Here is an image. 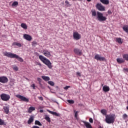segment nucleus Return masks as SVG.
I'll list each match as a JSON object with an SVG mask.
<instances>
[{
  "instance_id": "nucleus-8",
  "label": "nucleus",
  "mask_w": 128,
  "mask_h": 128,
  "mask_svg": "<svg viewBox=\"0 0 128 128\" xmlns=\"http://www.w3.org/2000/svg\"><path fill=\"white\" fill-rule=\"evenodd\" d=\"M73 38L74 40H80V38H82V36L78 32H76L73 33Z\"/></svg>"
},
{
  "instance_id": "nucleus-4",
  "label": "nucleus",
  "mask_w": 128,
  "mask_h": 128,
  "mask_svg": "<svg viewBox=\"0 0 128 128\" xmlns=\"http://www.w3.org/2000/svg\"><path fill=\"white\" fill-rule=\"evenodd\" d=\"M116 119V118L114 117V114H108L106 116V122L107 124H114V120Z\"/></svg>"
},
{
  "instance_id": "nucleus-38",
  "label": "nucleus",
  "mask_w": 128,
  "mask_h": 128,
  "mask_svg": "<svg viewBox=\"0 0 128 128\" xmlns=\"http://www.w3.org/2000/svg\"><path fill=\"white\" fill-rule=\"evenodd\" d=\"M39 84H40V87L41 88H42V90H44V86L42 84V83H39Z\"/></svg>"
},
{
  "instance_id": "nucleus-12",
  "label": "nucleus",
  "mask_w": 128,
  "mask_h": 128,
  "mask_svg": "<svg viewBox=\"0 0 128 128\" xmlns=\"http://www.w3.org/2000/svg\"><path fill=\"white\" fill-rule=\"evenodd\" d=\"M43 54L45 56H46L47 58H50V56H52V54H50V52L46 50H44L42 52Z\"/></svg>"
},
{
  "instance_id": "nucleus-37",
  "label": "nucleus",
  "mask_w": 128,
  "mask_h": 128,
  "mask_svg": "<svg viewBox=\"0 0 128 128\" xmlns=\"http://www.w3.org/2000/svg\"><path fill=\"white\" fill-rule=\"evenodd\" d=\"M67 101L69 104H74V101L73 100H68Z\"/></svg>"
},
{
  "instance_id": "nucleus-3",
  "label": "nucleus",
  "mask_w": 128,
  "mask_h": 128,
  "mask_svg": "<svg viewBox=\"0 0 128 128\" xmlns=\"http://www.w3.org/2000/svg\"><path fill=\"white\" fill-rule=\"evenodd\" d=\"M39 58L43 62V64H46L49 68H52V62H50V61L48 59L42 55L39 56Z\"/></svg>"
},
{
  "instance_id": "nucleus-23",
  "label": "nucleus",
  "mask_w": 128,
  "mask_h": 128,
  "mask_svg": "<svg viewBox=\"0 0 128 128\" xmlns=\"http://www.w3.org/2000/svg\"><path fill=\"white\" fill-rule=\"evenodd\" d=\"M123 30L125 32H127L128 34V25H125L122 27Z\"/></svg>"
},
{
  "instance_id": "nucleus-10",
  "label": "nucleus",
  "mask_w": 128,
  "mask_h": 128,
  "mask_svg": "<svg viewBox=\"0 0 128 128\" xmlns=\"http://www.w3.org/2000/svg\"><path fill=\"white\" fill-rule=\"evenodd\" d=\"M8 82V79L6 76L0 77V82L2 84H6Z\"/></svg>"
},
{
  "instance_id": "nucleus-53",
  "label": "nucleus",
  "mask_w": 128,
  "mask_h": 128,
  "mask_svg": "<svg viewBox=\"0 0 128 128\" xmlns=\"http://www.w3.org/2000/svg\"><path fill=\"white\" fill-rule=\"evenodd\" d=\"M38 64V66H42V64H40V63H39Z\"/></svg>"
},
{
  "instance_id": "nucleus-48",
  "label": "nucleus",
  "mask_w": 128,
  "mask_h": 128,
  "mask_svg": "<svg viewBox=\"0 0 128 128\" xmlns=\"http://www.w3.org/2000/svg\"><path fill=\"white\" fill-rule=\"evenodd\" d=\"M52 102H56V104H59L58 103V102H56V100H52Z\"/></svg>"
},
{
  "instance_id": "nucleus-41",
  "label": "nucleus",
  "mask_w": 128,
  "mask_h": 128,
  "mask_svg": "<svg viewBox=\"0 0 128 128\" xmlns=\"http://www.w3.org/2000/svg\"><path fill=\"white\" fill-rule=\"evenodd\" d=\"M37 80H38V82H39V84L42 83V78H38Z\"/></svg>"
},
{
  "instance_id": "nucleus-39",
  "label": "nucleus",
  "mask_w": 128,
  "mask_h": 128,
  "mask_svg": "<svg viewBox=\"0 0 128 128\" xmlns=\"http://www.w3.org/2000/svg\"><path fill=\"white\" fill-rule=\"evenodd\" d=\"M78 112H76L74 114V116L76 118H78Z\"/></svg>"
},
{
  "instance_id": "nucleus-21",
  "label": "nucleus",
  "mask_w": 128,
  "mask_h": 128,
  "mask_svg": "<svg viewBox=\"0 0 128 128\" xmlns=\"http://www.w3.org/2000/svg\"><path fill=\"white\" fill-rule=\"evenodd\" d=\"M42 80H45V82H48V80H50V77L48 76H42Z\"/></svg>"
},
{
  "instance_id": "nucleus-20",
  "label": "nucleus",
  "mask_w": 128,
  "mask_h": 128,
  "mask_svg": "<svg viewBox=\"0 0 128 128\" xmlns=\"http://www.w3.org/2000/svg\"><path fill=\"white\" fill-rule=\"evenodd\" d=\"M100 2L104 4H110V0H100Z\"/></svg>"
},
{
  "instance_id": "nucleus-5",
  "label": "nucleus",
  "mask_w": 128,
  "mask_h": 128,
  "mask_svg": "<svg viewBox=\"0 0 128 128\" xmlns=\"http://www.w3.org/2000/svg\"><path fill=\"white\" fill-rule=\"evenodd\" d=\"M0 98L2 100H4V102H8V100H10V96L8 94H0Z\"/></svg>"
},
{
  "instance_id": "nucleus-40",
  "label": "nucleus",
  "mask_w": 128,
  "mask_h": 128,
  "mask_svg": "<svg viewBox=\"0 0 128 128\" xmlns=\"http://www.w3.org/2000/svg\"><path fill=\"white\" fill-rule=\"evenodd\" d=\"M30 86L31 88H33V90H36V85L34 84H32Z\"/></svg>"
},
{
  "instance_id": "nucleus-43",
  "label": "nucleus",
  "mask_w": 128,
  "mask_h": 128,
  "mask_svg": "<svg viewBox=\"0 0 128 128\" xmlns=\"http://www.w3.org/2000/svg\"><path fill=\"white\" fill-rule=\"evenodd\" d=\"M76 76H81L80 72H76Z\"/></svg>"
},
{
  "instance_id": "nucleus-24",
  "label": "nucleus",
  "mask_w": 128,
  "mask_h": 128,
  "mask_svg": "<svg viewBox=\"0 0 128 128\" xmlns=\"http://www.w3.org/2000/svg\"><path fill=\"white\" fill-rule=\"evenodd\" d=\"M65 6L66 8H70V6H72V4H70V2H68V0H66L65 1Z\"/></svg>"
},
{
  "instance_id": "nucleus-27",
  "label": "nucleus",
  "mask_w": 128,
  "mask_h": 128,
  "mask_svg": "<svg viewBox=\"0 0 128 128\" xmlns=\"http://www.w3.org/2000/svg\"><path fill=\"white\" fill-rule=\"evenodd\" d=\"M116 42H118V44H122V40L120 38H116Z\"/></svg>"
},
{
  "instance_id": "nucleus-15",
  "label": "nucleus",
  "mask_w": 128,
  "mask_h": 128,
  "mask_svg": "<svg viewBox=\"0 0 128 128\" xmlns=\"http://www.w3.org/2000/svg\"><path fill=\"white\" fill-rule=\"evenodd\" d=\"M102 90L105 92H110V87L108 86H104Z\"/></svg>"
},
{
  "instance_id": "nucleus-18",
  "label": "nucleus",
  "mask_w": 128,
  "mask_h": 128,
  "mask_svg": "<svg viewBox=\"0 0 128 128\" xmlns=\"http://www.w3.org/2000/svg\"><path fill=\"white\" fill-rule=\"evenodd\" d=\"M4 112L8 114V112H10V107L8 106H5L4 107Z\"/></svg>"
},
{
  "instance_id": "nucleus-9",
  "label": "nucleus",
  "mask_w": 128,
  "mask_h": 128,
  "mask_svg": "<svg viewBox=\"0 0 128 128\" xmlns=\"http://www.w3.org/2000/svg\"><path fill=\"white\" fill-rule=\"evenodd\" d=\"M16 98H20V100H22L23 102H28V99L22 95L17 94L16 95Z\"/></svg>"
},
{
  "instance_id": "nucleus-11",
  "label": "nucleus",
  "mask_w": 128,
  "mask_h": 128,
  "mask_svg": "<svg viewBox=\"0 0 128 128\" xmlns=\"http://www.w3.org/2000/svg\"><path fill=\"white\" fill-rule=\"evenodd\" d=\"M23 38H24V40H28V42H30V40H32V36L27 34H24Z\"/></svg>"
},
{
  "instance_id": "nucleus-1",
  "label": "nucleus",
  "mask_w": 128,
  "mask_h": 128,
  "mask_svg": "<svg viewBox=\"0 0 128 128\" xmlns=\"http://www.w3.org/2000/svg\"><path fill=\"white\" fill-rule=\"evenodd\" d=\"M92 16L96 17L99 22H104L106 20V17L104 16V14L100 12H96L95 10H92Z\"/></svg>"
},
{
  "instance_id": "nucleus-47",
  "label": "nucleus",
  "mask_w": 128,
  "mask_h": 128,
  "mask_svg": "<svg viewBox=\"0 0 128 128\" xmlns=\"http://www.w3.org/2000/svg\"><path fill=\"white\" fill-rule=\"evenodd\" d=\"M32 128H40L38 126H32Z\"/></svg>"
},
{
  "instance_id": "nucleus-2",
  "label": "nucleus",
  "mask_w": 128,
  "mask_h": 128,
  "mask_svg": "<svg viewBox=\"0 0 128 128\" xmlns=\"http://www.w3.org/2000/svg\"><path fill=\"white\" fill-rule=\"evenodd\" d=\"M4 56H8V58H16L19 62H24V59L16 54H12L10 52H3Z\"/></svg>"
},
{
  "instance_id": "nucleus-31",
  "label": "nucleus",
  "mask_w": 128,
  "mask_h": 128,
  "mask_svg": "<svg viewBox=\"0 0 128 128\" xmlns=\"http://www.w3.org/2000/svg\"><path fill=\"white\" fill-rule=\"evenodd\" d=\"M14 46H18L19 48H20V46H22V44H20V43L19 42H14Z\"/></svg>"
},
{
  "instance_id": "nucleus-34",
  "label": "nucleus",
  "mask_w": 128,
  "mask_h": 128,
  "mask_svg": "<svg viewBox=\"0 0 128 128\" xmlns=\"http://www.w3.org/2000/svg\"><path fill=\"white\" fill-rule=\"evenodd\" d=\"M12 68L14 70H16V72H18V68L16 65L13 66Z\"/></svg>"
},
{
  "instance_id": "nucleus-14",
  "label": "nucleus",
  "mask_w": 128,
  "mask_h": 128,
  "mask_svg": "<svg viewBox=\"0 0 128 128\" xmlns=\"http://www.w3.org/2000/svg\"><path fill=\"white\" fill-rule=\"evenodd\" d=\"M83 122L86 128H92V125L90 124V122H86V121H83Z\"/></svg>"
},
{
  "instance_id": "nucleus-44",
  "label": "nucleus",
  "mask_w": 128,
  "mask_h": 128,
  "mask_svg": "<svg viewBox=\"0 0 128 128\" xmlns=\"http://www.w3.org/2000/svg\"><path fill=\"white\" fill-rule=\"evenodd\" d=\"M38 98L40 100H44V98H42V96L38 97Z\"/></svg>"
},
{
  "instance_id": "nucleus-28",
  "label": "nucleus",
  "mask_w": 128,
  "mask_h": 128,
  "mask_svg": "<svg viewBox=\"0 0 128 128\" xmlns=\"http://www.w3.org/2000/svg\"><path fill=\"white\" fill-rule=\"evenodd\" d=\"M45 120H47L48 122H50V118L48 115H45Z\"/></svg>"
},
{
  "instance_id": "nucleus-16",
  "label": "nucleus",
  "mask_w": 128,
  "mask_h": 128,
  "mask_svg": "<svg viewBox=\"0 0 128 128\" xmlns=\"http://www.w3.org/2000/svg\"><path fill=\"white\" fill-rule=\"evenodd\" d=\"M34 110H36V108L30 106L28 108V114H32Z\"/></svg>"
},
{
  "instance_id": "nucleus-51",
  "label": "nucleus",
  "mask_w": 128,
  "mask_h": 128,
  "mask_svg": "<svg viewBox=\"0 0 128 128\" xmlns=\"http://www.w3.org/2000/svg\"><path fill=\"white\" fill-rule=\"evenodd\" d=\"M87 2H92V0H86Z\"/></svg>"
},
{
  "instance_id": "nucleus-7",
  "label": "nucleus",
  "mask_w": 128,
  "mask_h": 128,
  "mask_svg": "<svg viewBox=\"0 0 128 128\" xmlns=\"http://www.w3.org/2000/svg\"><path fill=\"white\" fill-rule=\"evenodd\" d=\"M94 58L96 60H100V62H104L106 60V58L104 57H102V56L98 54L95 55Z\"/></svg>"
},
{
  "instance_id": "nucleus-6",
  "label": "nucleus",
  "mask_w": 128,
  "mask_h": 128,
  "mask_svg": "<svg viewBox=\"0 0 128 128\" xmlns=\"http://www.w3.org/2000/svg\"><path fill=\"white\" fill-rule=\"evenodd\" d=\"M96 6L98 10H100V12H104L106 10V8L100 3H98Z\"/></svg>"
},
{
  "instance_id": "nucleus-19",
  "label": "nucleus",
  "mask_w": 128,
  "mask_h": 128,
  "mask_svg": "<svg viewBox=\"0 0 128 128\" xmlns=\"http://www.w3.org/2000/svg\"><path fill=\"white\" fill-rule=\"evenodd\" d=\"M48 112H50V114H53V116H60V114L56 113V112H54L50 110H48Z\"/></svg>"
},
{
  "instance_id": "nucleus-42",
  "label": "nucleus",
  "mask_w": 128,
  "mask_h": 128,
  "mask_svg": "<svg viewBox=\"0 0 128 128\" xmlns=\"http://www.w3.org/2000/svg\"><path fill=\"white\" fill-rule=\"evenodd\" d=\"M89 122H91V124H92V122H94V120H92V118H90L89 119Z\"/></svg>"
},
{
  "instance_id": "nucleus-13",
  "label": "nucleus",
  "mask_w": 128,
  "mask_h": 128,
  "mask_svg": "<svg viewBox=\"0 0 128 128\" xmlns=\"http://www.w3.org/2000/svg\"><path fill=\"white\" fill-rule=\"evenodd\" d=\"M74 52L76 54H77V56H82V50L78 48H76L74 50Z\"/></svg>"
},
{
  "instance_id": "nucleus-29",
  "label": "nucleus",
  "mask_w": 128,
  "mask_h": 128,
  "mask_svg": "<svg viewBox=\"0 0 128 128\" xmlns=\"http://www.w3.org/2000/svg\"><path fill=\"white\" fill-rule=\"evenodd\" d=\"M101 114H102L104 116H106V110L104 109H102L100 111Z\"/></svg>"
},
{
  "instance_id": "nucleus-26",
  "label": "nucleus",
  "mask_w": 128,
  "mask_h": 128,
  "mask_svg": "<svg viewBox=\"0 0 128 128\" xmlns=\"http://www.w3.org/2000/svg\"><path fill=\"white\" fill-rule=\"evenodd\" d=\"M6 123L4 122V120H2L1 118H0V126H6Z\"/></svg>"
},
{
  "instance_id": "nucleus-17",
  "label": "nucleus",
  "mask_w": 128,
  "mask_h": 128,
  "mask_svg": "<svg viewBox=\"0 0 128 128\" xmlns=\"http://www.w3.org/2000/svg\"><path fill=\"white\" fill-rule=\"evenodd\" d=\"M34 116H30V118L28 121V124H30L32 122H34Z\"/></svg>"
},
{
  "instance_id": "nucleus-22",
  "label": "nucleus",
  "mask_w": 128,
  "mask_h": 128,
  "mask_svg": "<svg viewBox=\"0 0 128 128\" xmlns=\"http://www.w3.org/2000/svg\"><path fill=\"white\" fill-rule=\"evenodd\" d=\"M116 60L118 64H122V62H124V59L122 58H118Z\"/></svg>"
},
{
  "instance_id": "nucleus-46",
  "label": "nucleus",
  "mask_w": 128,
  "mask_h": 128,
  "mask_svg": "<svg viewBox=\"0 0 128 128\" xmlns=\"http://www.w3.org/2000/svg\"><path fill=\"white\" fill-rule=\"evenodd\" d=\"M124 70H125V72H128V68H124Z\"/></svg>"
},
{
  "instance_id": "nucleus-30",
  "label": "nucleus",
  "mask_w": 128,
  "mask_h": 128,
  "mask_svg": "<svg viewBox=\"0 0 128 128\" xmlns=\"http://www.w3.org/2000/svg\"><path fill=\"white\" fill-rule=\"evenodd\" d=\"M35 124H37L38 126H42V123H40V121L38 120H36L35 121Z\"/></svg>"
},
{
  "instance_id": "nucleus-52",
  "label": "nucleus",
  "mask_w": 128,
  "mask_h": 128,
  "mask_svg": "<svg viewBox=\"0 0 128 128\" xmlns=\"http://www.w3.org/2000/svg\"><path fill=\"white\" fill-rule=\"evenodd\" d=\"M34 44H36V42H34Z\"/></svg>"
},
{
  "instance_id": "nucleus-33",
  "label": "nucleus",
  "mask_w": 128,
  "mask_h": 128,
  "mask_svg": "<svg viewBox=\"0 0 128 128\" xmlns=\"http://www.w3.org/2000/svg\"><path fill=\"white\" fill-rule=\"evenodd\" d=\"M124 120H128V114H124L122 116Z\"/></svg>"
},
{
  "instance_id": "nucleus-32",
  "label": "nucleus",
  "mask_w": 128,
  "mask_h": 128,
  "mask_svg": "<svg viewBox=\"0 0 128 128\" xmlns=\"http://www.w3.org/2000/svg\"><path fill=\"white\" fill-rule=\"evenodd\" d=\"M123 58L125 60H128V54H125L123 56Z\"/></svg>"
},
{
  "instance_id": "nucleus-49",
  "label": "nucleus",
  "mask_w": 128,
  "mask_h": 128,
  "mask_svg": "<svg viewBox=\"0 0 128 128\" xmlns=\"http://www.w3.org/2000/svg\"><path fill=\"white\" fill-rule=\"evenodd\" d=\"M108 14H112V12L110 10H108Z\"/></svg>"
},
{
  "instance_id": "nucleus-45",
  "label": "nucleus",
  "mask_w": 128,
  "mask_h": 128,
  "mask_svg": "<svg viewBox=\"0 0 128 128\" xmlns=\"http://www.w3.org/2000/svg\"><path fill=\"white\" fill-rule=\"evenodd\" d=\"M69 88H70V86H66L64 87V90H68Z\"/></svg>"
},
{
  "instance_id": "nucleus-50",
  "label": "nucleus",
  "mask_w": 128,
  "mask_h": 128,
  "mask_svg": "<svg viewBox=\"0 0 128 128\" xmlns=\"http://www.w3.org/2000/svg\"><path fill=\"white\" fill-rule=\"evenodd\" d=\"M40 112H44V110H40Z\"/></svg>"
},
{
  "instance_id": "nucleus-25",
  "label": "nucleus",
  "mask_w": 128,
  "mask_h": 128,
  "mask_svg": "<svg viewBox=\"0 0 128 128\" xmlns=\"http://www.w3.org/2000/svg\"><path fill=\"white\" fill-rule=\"evenodd\" d=\"M21 28H22L24 30H26L28 28V26L24 23H22L21 24Z\"/></svg>"
},
{
  "instance_id": "nucleus-35",
  "label": "nucleus",
  "mask_w": 128,
  "mask_h": 128,
  "mask_svg": "<svg viewBox=\"0 0 128 128\" xmlns=\"http://www.w3.org/2000/svg\"><path fill=\"white\" fill-rule=\"evenodd\" d=\"M18 4V2H14L12 4V6H16Z\"/></svg>"
},
{
  "instance_id": "nucleus-36",
  "label": "nucleus",
  "mask_w": 128,
  "mask_h": 128,
  "mask_svg": "<svg viewBox=\"0 0 128 128\" xmlns=\"http://www.w3.org/2000/svg\"><path fill=\"white\" fill-rule=\"evenodd\" d=\"M48 84H50V86H54V82L52 81H48Z\"/></svg>"
}]
</instances>
